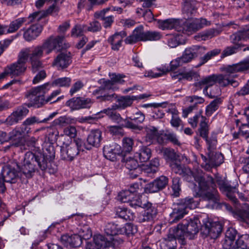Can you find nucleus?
<instances>
[{"label":"nucleus","instance_id":"obj_42","mask_svg":"<svg viewBox=\"0 0 249 249\" xmlns=\"http://www.w3.org/2000/svg\"><path fill=\"white\" fill-rule=\"evenodd\" d=\"M45 48L42 44L34 47L32 50H30V59H40L43 56Z\"/></svg>","mask_w":249,"mask_h":249},{"label":"nucleus","instance_id":"obj_19","mask_svg":"<svg viewBox=\"0 0 249 249\" xmlns=\"http://www.w3.org/2000/svg\"><path fill=\"white\" fill-rule=\"evenodd\" d=\"M146 32H144L142 26H139L133 32L131 35L127 36L124 40L126 44H134L138 41H145Z\"/></svg>","mask_w":249,"mask_h":249},{"label":"nucleus","instance_id":"obj_24","mask_svg":"<svg viewBox=\"0 0 249 249\" xmlns=\"http://www.w3.org/2000/svg\"><path fill=\"white\" fill-rule=\"evenodd\" d=\"M121 147L116 143L107 145L104 147V154L106 158L110 160H114L116 156L120 154Z\"/></svg>","mask_w":249,"mask_h":249},{"label":"nucleus","instance_id":"obj_9","mask_svg":"<svg viewBox=\"0 0 249 249\" xmlns=\"http://www.w3.org/2000/svg\"><path fill=\"white\" fill-rule=\"evenodd\" d=\"M79 153V146L75 142H64L60 147V156L64 160L71 161L77 157Z\"/></svg>","mask_w":249,"mask_h":249},{"label":"nucleus","instance_id":"obj_40","mask_svg":"<svg viewBox=\"0 0 249 249\" xmlns=\"http://www.w3.org/2000/svg\"><path fill=\"white\" fill-rule=\"evenodd\" d=\"M54 8V7H50L46 12L43 11L34 12L29 16L28 18L31 22L38 21L45 17L47 14L52 13Z\"/></svg>","mask_w":249,"mask_h":249},{"label":"nucleus","instance_id":"obj_3","mask_svg":"<svg viewBox=\"0 0 249 249\" xmlns=\"http://www.w3.org/2000/svg\"><path fill=\"white\" fill-rule=\"evenodd\" d=\"M42 161L41 162V159H39L38 156H36L31 152H28L25 154L23 164L21 167L18 168L20 170L19 173L24 175L26 178L32 177V174L35 171V163H37L38 166L42 170L47 168L46 161L44 158H42Z\"/></svg>","mask_w":249,"mask_h":249},{"label":"nucleus","instance_id":"obj_13","mask_svg":"<svg viewBox=\"0 0 249 249\" xmlns=\"http://www.w3.org/2000/svg\"><path fill=\"white\" fill-rule=\"evenodd\" d=\"M217 78V76L216 75H211L208 77L203 78L199 81L196 82L194 85L198 89H200L202 87H205L203 89V93L206 95L207 94L210 98H213L215 97L216 96L211 91L210 92V94H209L208 92V88L216 83Z\"/></svg>","mask_w":249,"mask_h":249},{"label":"nucleus","instance_id":"obj_52","mask_svg":"<svg viewBox=\"0 0 249 249\" xmlns=\"http://www.w3.org/2000/svg\"><path fill=\"white\" fill-rule=\"evenodd\" d=\"M198 74L196 72L194 71H190L189 72L183 73L182 75H172V78H177L178 80L184 79L189 81L192 80L193 78H197Z\"/></svg>","mask_w":249,"mask_h":249},{"label":"nucleus","instance_id":"obj_49","mask_svg":"<svg viewBox=\"0 0 249 249\" xmlns=\"http://www.w3.org/2000/svg\"><path fill=\"white\" fill-rule=\"evenodd\" d=\"M206 234H209L212 238L215 239L218 237V230L213 224L207 222L205 226Z\"/></svg>","mask_w":249,"mask_h":249},{"label":"nucleus","instance_id":"obj_11","mask_svg":"<svg viewBox=\"0 0 249 249\" xmlns=\"http://www.w3.org/2000/svg\"><path fill=\"white\" fill-rule=\"evenodd\" d=\"M64 39L63 36H50L42 44L45 48V53L48 54L54 50L60 51L63 48Z\"/></svg>","mask_w":249,"mask_h":249},{"label":"nucleus","instance_id":"obj_64","mask_svg":"<svg viewBox=\"0 0 249 249\" xmlns=\"http://www.w3.org/2000/svg\"><path fill=\"white\" fill-rule=\"evenodd\" d=\"M218 106V101L216 100L212 102L206 107V114L207 116H210L212 114L217 110Z\"/></svg>","mask_w":249,"mask_h":249},{"label":"nucleus","instance_id":"obj_17","mask_svg":"<svg viewBox=\"0 0 249 249\" xmlns=\"http://www.w3.org/2000/svg\"><path fill=\"white\" fill-rule=\"evenodd\" d=\"M204 51L203 47L199 46H193L191 47L187 48L182 56L181 57V60L184 63H187L190 62L194 58L197 57Z\"/></svg>","mask_w":249,"mask_h":249},{"label":"nucleus","instance_id":"obj_43","mask_svg":"<svg viewBox=\"0 0 249 249\" xmlns=\"http://www.w3.org/2000/svg\"><path fill=\"white\" fill-rule=\"evenodd\" d=\"M231 39L234 43H236L241 40H249V30L240 31L233 34L231 36Z\"/></svg>","mask_w":249,"mask_h":249},{"label":"nucleus","instance_id":"obj_31","mask_svg":"<svg viewBox=\"0 0 249 249\" xmlns=\"http://www.w3.org/2000/svg\"><path fill=\"white\" fill-rule=\"evenodd\" d=\"M159 165V160L155 158L151 160L148 164L143 165L142 170L144 173L150 175L157 172Z\"/></svg>","mask_w":249,"mask_h":249},{"label":"nucleus","instance_id":"obj_58","mask_svg":"<svg viewBox=\"0 0 249 249\" xmlns=\"http://www.w3.org/2000/svg\"><path fill=\"white\" fill-rule=\"evenodd\" d=\"M162 36L160 32L157 31H147L145 41H157Z\"/></svg>","mask_w":249,"mask_h":249},{"label":"nucleus","instance_id":"obj_2","mask_svg":"<svg viewBox=\"0 0 249 249\" xmlns=\"http://www.w3.org/2000/svg\"><path fill=\"white\" fill-rule=\"evenodd\" d=\"M196 180L199 184L198 195L202 198L214 203L217 200L218 194L215 180L212 177H208L207 180L200 177Z\"/></svg>","mask_w":249,"mask_h":249},{"label":"nucleus","instance_id":"obj_48","mask_svg":"<svg viewBox=\"0 0 249 249\" xmlns=\"http://www.w3.org/2000/svg\"><path fill=\"white\" fill-rule=\"evenodd\" d=\"M87 31V26L85 24H77L71 29V36L78 37L83 35Z\"/></svg>","mask_w":249,"mask_h":249},{"label":"nucleus","instance_id":"obj_27","mask_svg":"<svg viewBox=\"0 0 249 249\" xmlns=\"http://www.w3.org/2000/svg\"><path fill=\"white\" fill-rule=\"evenodd\" d=\"M200 136L205 139L208 142L209 144V148L210 150H212L216 148L217 141L216 140H213L211 142L207 140L209 133L208 126L207 121L202 122L200 124V128L198 129Z\"/></svg>","mask_w":249,"mask_h":249},{"label":"nucleus","instance_id":"obj_23","mask_svg":"<svg viewBox=\"0 0 249 249\" xmlns=\"http://www.w3.org/2000/svg\"><path fill=\"white\" fill-rule=\"evenodd\" d=\"M102 139V132L100 130L98 129L91 130L87 137V142L89 147H87V149H89L92 146L99 147Z\"/></svg>","mask_w":249,"mask_h":249},{"label":"nucleus","instance_id":"obj_36","mask_svg":"<svg viewBox=\"0 0 249 249\" xmlns=\"http://www.w3.org/2000/svg\"><path fill=\"white\" fill-rule=\"evenodd\" d=\"M26 21L25 18H19L12 21L7 30V33H13L16 32Z\"/></svg>","mask_w":249,"mask_h":249},{"label":"nucleus","instance_id":"obj_63","mask_svg":"<svg viewBox=\"0 0 249 249\" xmlns=\"http://www.w3.org/2000/svg\"><path fill=\"white\" fill-rule=\"evenodd\" d=\"M179 36L169 35L167 38V44L171 48L176 47L179 44Z\"/></svg>","mask_w":249,"mask_h":249},{"label":"nucleus","instance_id":"obj_12","mask_svg":"<svg viewBox=\"0 0 249 249\" xmlns=\"http://www.w3.org/2000/svg\"><path fill=\"white\" fill-rule=\"evenodd\" d=\"M16 167H18V165L16 163H13L6 165L3 167L1 171L3 178L0 177V178L2 179L3 183L4 180L7 182L14 183L17 178L21 177V173L16 170Z\"/></svg>","mask_w":249,"mask_h":249},{"label":"nucleus","instance_id":"obj_38","mask_svg":"<svg viewBox=\"0 0 249 249\" xmlns=\"http://www.w3.org/2000/svg\"><path fill=\"white\" fill-rule=\"evenodd\" d=\"M150 157L151 150L146 146L142 147L139 153L135 154V158H139L140 161L142 162L147 161Z\"/></svg>","mask_w":249,"mask_h":249},{"label":"nucleus","instance_id":"obj_51","mask_svg":"<svg viewBox=\"0 0 249 249\" xmlns=\"http://www.w3.org/2000/svg\"><path fill=\"white\" fill-rule=\"evenodd\" d=\"M125 166L129 170H138L140 171L139 164L137 160L132 157H128L126 159Z\"/></svg>","mask_w":249,"mask_h":249},{"label":"nucleus","instance_id":"obj_22","mask_svg":"<svg viewBox=\"0 0 249 249\" xmlns=\"http://www.w3.org/2000/svg\"><path fill=\"white\" fill-rule=\"evenodd\" d=\"M146 209L142 214L138 216V220L140 222H144L152 220L157 214L156 209L152 206L151 203L147 202Z\"/></svg>","mask_w":249,"mask_h":249},{"label":"nucleus","instance_id":"obj_7","mask_svg":"<svg viewBox=\"0 0 249 249\" xmlns=\"http://www.w3.org/2000/svg\"><path fill=\"white\" fill-rule=\"evenodd\" d=\"M181 23L182 24L181 27L183 29L181 32L188 35L195 33L211 24L210 21L204 18L187 20L185 22L181 20Z\"/></svg>","mask_w":249,"mask_h":249},{"label":"nucleus","instance_id":"obj_62","mask_svg":"<svg viewBox=\"0 0 249 249\" xmlns=\"http://www.w3.org/2000/svg\"><path fill=\"white\" fill-rule=\"evenodd\" d=\"M160 189L158 187L157 182L155 180L148 184L145 187L144 191L146 193H153L160 191Z\"/></svg>","mask_w":249,"mask_h":249},{"label":"nucleus","instance_id":"obj_61","mask_svg":"<svg viewBox=\"0 0 249 249\" xmlns=\"http://www.w3.org/2000/svg\"><path fill=\"white\" fill-rule=\"evenodd\" d=\"M133 144V140L130 138H124L123 140V148L126 152L132 150Z\"/></svg>","mask_w":249,"mask_h":249},{"label":"nucleus","instance_id":"obj_60","mask_svg":"<svg viewBox=\"0 0 249 249\" xmlns=\"http://www.w3.org/2000/svg\"><path fill=\"white\" fill-rule=\"evenodd\" d=\"M79 235L81 236V239H89L92 236L91 231L89 227L87 226L84 227L80 230Z\"/></svg>","mask_w":249,"mask_h":249},{"label":"nucleus","instance_id":"obj_45","mask_svg":"<svg viewBox=\"0 0 249 249\" xmlns=\"http://www.w3.org/2000/svg\"><path fill=\"white\" fill-rule=\"evenodd\" d=\"M55 157V151L53 147L50 145L48 148L46 149V151H44L43 156L40 155L39 156V159H41V162L42 161V158L46 161V165H47V161L52 160Z\"/></svg>","mask_w":249,"mask_h":249},{"label":"nucleus","instance_id":"obj_20","mask_svg":"<svg viewBox=\"0 0 249 249\" xmlns=\"http://www.w3.org/2000/svg\"><path fill=\"white\" fill-rule=\"evenodd\" d=\"M110 9V7H107L102 10L96 11L94 15L96 18L101 19L103 21V25L105 28L110 27L114 22V18L113 16H106L107 13Z\"/></svg>","mask_w":249,"mask_h":249},{"label":"nucleus","instance_id":"obj_37","mask_svg":"<svg viewBox=\"0 0 249 249\" xmlns=\"http://www.w3.org/2000/svg\"><path fill=\"white\" fill-rule=\"evenodd\" d=\"M30 57V49L25 48L20 51L18 54V60L17 62L23 66H25L26 68L27 62L28 58Z\"/></svg>","mask_w":249,"mask_h":249},{"label":"nucleus","instance_id":"obj_5","mask_svg":"<svg viewBox=\"0 0 249 249\" xmlns=\"http://www.w3.org/2000/svg\"><path fill=\"white\" fill-rule=\"evenodd\" d=\"M49 85L47 83L30 90L28 96L30 100V103L29 104V106L38 108L45 103H47L46 101V99L44 98V94L49 89L47 88Z\"/></svg>","mask_w":249,"mask_h":249},{"label":"nucleus","instance_id":"obj_41","mask_svg":"<svg viewBox=\"0 0 249 249\" xmlns=\"http://www.w3.org/2000/svg\"><path fill=\"white\" fill-rule=\"evenodd\" d=\"M161 153L164 158L167 160L174 161L176 160L178 156L175 150L170 148L163 147L160 150Z\"/></svg>","mask_w":249,"mask_h":249},{"label":"nucleus","instance_id":"obj_8","mask_svg":"<svg viewBox=\"0 0 249 249\" xmlns=\"http://www.w3.org/2000/svg\"><path fill=\"white\" fill-rule=\"evenodd\" d=\"M30 128L27 127H16L8 134V139L12 141L13 144L5 147V150L12 146H18L23 145L25 142V133H28Z\"/></svg>","mask_w":249,"mask_h":249},{"label":"nucleus","instance_id":"obj_29","mask_svg":"<svg viewBox=\"0 0 249 249\" xmlns=\"http://www.w3.org/2000/svg\"><path fill=\"white\" fill-rule=\"evenodd\" d=\"M234 216L241 221H249V204H244L241 209L234 214Z\"/></svg>","mask_w":249,"mask_h":249},{"label":"nucleus","instance_id":"obj_30","mask_svg":"<svg viewBox=\"0 0 249 249\" xmlns=\"http://www.w3.org/2000/svg\"><path fill=\"white\" fill-rule=\"evenodd\" d=\"M196 2L191 0H184L182 7V12L187 15H191L196 12Z\"/></svg>","mask_w":249,"mask_h":249},{"label":"nucleus","instance_id":"obj_53","mask_svg":"<svg viewBox=\"0 0 249 249\" xmlns=\"http://www.w3.org/2000/svg\"><path fill=\"white\" fill-rule=\"evenodd\" d=\"M207 121V119L205 117L202 116L201 113H199L194 116L193 118L189 119V123L193 128H196L198 122L200 124L202 122Z\"/></svg>","mask_w":249,"mask_h":249},{"label":"nucleus","instance_id":"obj_1","mask_svg":"<svg viewBox=\"0 0 249 249\" xmlns=\"http://www.w3.org/2000/svg\"><path fill=\"white\" fill-rule=\"evenodd\" d=\"M220 69L221 71H225L227 74L219 75V87H225L229 84H231L234 87H237L238 85V82L232 79L231 74L236 72H245L249 71V59L232 66L221 68Z\"/></svg>","mask_w":249,"mask_h":249},{"label":"nucleus","instance_id":"obj_15","mask_svg":"<svg viewBox=\"0 0 249 249\" xmlns=\"http://www.w3.org/2000/svg\"><path fill=\"white\" fill-rule=\"evenodd\" d=\"M29 113L28 109L23 106L17 108L6 119L7 124L12 125L22 120Z\"/></svg>","mask_w":249,"mask_h":249},{"label":"nucleus","instance_id":"obj_32","mask_svg":"<svg viewBox=\"0 0 249 249\" xmlns=\"http://www.w3.org/2000/svg\"><path fill=\"white\" fill-rule=\"evenodd\" d=\"M200 224L199 220L197 218H195L185 225V229L188 235L196 234L198 232Z\"/></svg>","mask_w":249,"mask_h":249},{"label":"nucleus","instance_id":"obj_35","mask_svg":"<svg viewBox=\"0 0 249 249\" xmlns=\"http://www.w3.org/2000/svg\"><path fill=\"white\" fill-rule=\"evenodd\" d=\"M134 193L135 190L132 189L122 191L118 195V200L122 202H127L129 204L132 196H134Z\"/></svg>","mask_w":249,"mask_h":249},{"label":"nucleus","instance_id":"obj_55","mask_svg":"<svg viewBox=\"0 0 249 249\" xmlns=\"http://www.w3.org/2000/svg\"><path fill=\"white\" fill-rule=\"evenodd\" d=\"M236 191L235 188H232L231 186L225 185V193L226 196L234 203H236L237 199L235 197L234 194Z\"/></svg>","mask_w":249,"mask_h":249},{"label":"nucleus","instance_id":"obj_57","mask_svg":"<svg viewBox=\"0 0 249 249\" xmlns=\"http://www.w3.org/2000/svg\"><path fill=\"white\" fill-rule=\"evenodd\" d=\"M45 122V120L41 121L36 116H31L27 118L22 123L21 126L27 127L28 126L33 125L35 124L41 123Z\"/></svg>","mask_w":249,"mask_h":249},{"label":"nucleus","instance_id":"obj_44","mask_svg":"<svg viewBox=\"0 0 249 249\" xmlns=\"http://www.w3.org/2000/svg\"><path fill=\"white\" fill-rule=\"evenodd\" d=\"M145 131L146 132V141L149 142H151L152 141L156 139L159 134L157 128L153 126L146 127Z\"/></svg>","mask_w":249,"mask_h":249},{"label":"nucleus","instance_id":"obj_33","mask_svg":"<svg viewBox=\"0 0 249 249\" xmlns=\"http://www.w3.org/2000/svg\"><path fill=\"white\" fill-rule=\"evenodd\" d=\"M136 100H137V97L135 96H124L118 98L117 102L119 103V107H121V109H124L130 107Z\"/></svg>","mask_w":249,"mask_h":249},{"label":"nucleus","instance_id":"obj_18","mask_svg":"<svg viewBox=\"0 0 249 249\" xmlns=\"http://www.w3.org/2000/svg\"><path fill=\"white\" fill-rule=\"evenodd\" d=\"M93 249H114L112 243L107 240L103 235L101 234H95L93 236Z\"/></svg>","mask_w":249,"mask_h":249},{"label":"nucleus","instance_id":"obj_34","mask_svg":"<svg viewBox=\"0 0 249 249\" xmlns=\"http://www.w3.org/2000/svg\"><path fill=\"white\" fill-rule=\"evenodd\" d=\"M249 235L244 234L240 236L235 242L234 249H249Z\"/></svg>","mask_w":249,"mask_h":249},{"label":"nucleus","instance_id":"obj_39","mask_svg":"<svg viewBox=\"0 0 249 249\" xmlns=\"http://www.w3.org/2000/svg\"><path fill=\"white\" fill-rule=\"evenodd\" d=\"M104 230L106 234L109 235L121 234V226L113 223H107Z\"/></svg>","mask_w":249,"mask_h":249},{"label":"nucleus","instance_id":"obj_10","mask_svg":"<svg viewBox=\"0 0 249 249\" xmlns=\"http://www.w3.org/2000/svg\"><path fill=\"white\" fill-rule=\"evenodd\" d=\"M27 68L18 62H15L7 65L4 69L3 71L0 73L1 79L7 76L11 78L17 77L22 75L26 71Z\"/></svg>","mask_w":249,"mask_h":249},{"label":"nucleus","instance_id":"obj_6","mask_svg":"<svg viewBox=\"0 0 249 249\" xmlns=\"http://www.w3.org/2000/svg\"><path fill=\"white\" fill-rule=\"evenodd\" d=\"M188 236L185 225L179 224L176 230L170 231L167 237L164 238L163 244L167 245V249H176V238L183 240Z\"/></svg>","mask_w":249,"mask_h":249},{"label":"nucleus","instance_id":"obj_47","mask_svg":"<svg viewBox=\"0 0 249 249\" xmlns=\"http://www.w3.org/2000/svg\"><path fill=\"white\" fill-rule=\"evenodd\" d=\"M137 231V227L131 223H127L124 227L121 226V234H125L127 236L133 235Z\"/></svg>","mask_w":249,"mask_h":249},{"label":"nucleus","instance_id":"obj_21","mask_svg":"<svg viewBox=\"0 0 249 249\" xmlns=\"http://www.w3.org/2000/svg\"><path fill=\"white\" fill-rule=\"evenodd\" d=\"M184 64V62L181 60V57H178L175 60H172L170 64V68H164L162 69V70L159 73L154 72L152 71H148L147 75H145L146 76H149L152 77H160L162 74L167 72L169 71H174L178 67L180 66H181Z\"/></svg>","mask_w":249,"mask_h":249},{"label":"nucleus","instance_id":"obj_14","mask_svg":"<svg viewBox=\"0 0 249 249\" xmlns=\"http://www.w3.org/2000/svg\"><path fill=\"white\" fill-rule=\"evenodd\" d=\"M127 36L124 31L117 32L110 36L107 42L110 45L111 49L114 51H118L123 46L124 39Z\"/></svg>","mask_w":249,"mask_h":249},{"label":"nucleus","instance_id":"obj_4","mask_svg":"<svg viewBox=\"0 0 249 249\" xmlns=\"http://www.w3.org/2000/svg\"><path fill=\"white\" fill-rule=\"evenodd\" d=\"M196 204L194 202L192 198H186L182 200L181 202L177 204L170 213L169 218V222L171 224L176 223L179 220L182 218L184 215L187 213V209H194Z\"/></svg>","mask_w":249,"mask_h":249},{"label":"nucleus","instance_id":"obj_46","mask_svg":"<svg viewBox=\"0 0 249 249\" xmlns=\"http://www.w3.org/2000/svg\"><path fill=\"white\" fill-rule=\"evenodd\" d=\"M142 196H132L131 200L130 201L129 205L133 207L136 208L137 207L146 208L147 203H143L142 201Z\"/></svg>","mask_w":249,"mask_h":249},{"label":"nucleus","instance_id":"obj_59","mask_svg":"<svg viewBox=\"0 0 249 249\" xmlns=\"http://www.w3.org/2000/svg\"><path fill=\"white\" fill-rule=\"evenodd\" d=\"M80 102V97L73 98L69 100L67 104L72 109H79L81 108Z\"/></svg>","mask_w":249,"mask_h":249},{"label":"nucleus","instance_id":"obj_25","mask_svg":"<svg viewBox=\"0 0 249 249\" xmlns=\"http://www.w3.org/2000/svg\"><path fill=\"white\" fill-rule=\"evenodd\" d=\"M42 27L39 24H34L31 26L24 33L23 37L27 41L36 39L40 34Z\"/></svg>","mask_w":249,"mask_h":249},{"label":"nucleus","instance_id":"obj_26","mask_svg":"<svg viewBox=\"0 0 249 249\" xmlns=\"http://www.w3.org/2000/svg\"><path fill=\"white\" fill-rule=\"evenodd\" d=\"M110 80H104L103 84L105 89H116V84L117 83L123 84L124 80L122 79L123 76L120 74H116L112 73L109 74Z\"/></svg>","mask_w":249,"mask_h":249},{"label":"nucleus","instance_id":"obj_54","mask_svg":"<svg viewBox=\"0 0 249 249\" xmlns=\"http://www.w3.org/2000/svg\"><path fill=\"white\" fill-rule=\"evenodd\" d=\"M103 112L106 113L112 120L115 122L119 123L122 119L120 114L112 109H105Z\"/></svg>","mask_w":249,"mask_h":249},{"label":"nucleus","instance_id":"obj_28","mask_svg":"<svg viewBox=\"0 0 249 249\" xmlns=\"http://www.w3.org/2000/svg\"><path fill=\"white\" fill-rule=\"evenodd\" d=\"M71 63L69 56L63 53L59 54L54 59L53 65L58 68H64L68 67Z\"/></svg>","mask_w":249,"mask_h":249},{"label":"nucleus","instance_id":"obj_16","mask_svg":"<svg viewBox=\"0 0 249 249\" xmlns=\"http://www.w3.org/2000/svg\"><path fill=\"white\" fill-rule=\"evenodd\" d=\"M182 24L181 20L173 18L158 21V27L162 30L175 29L178 32H181L183 29L181 27Z\"/></svg>","mask_w":249,"mask_h":249},{"label":"nucleus","instance_id":"obj_50","mask_svg":"<svg viewBox=\"0 0 249 249\" xmlns=\"http://www.w3.org/2000/svg\"><path fill=\"white\" fill-rule=\"evenodd\" d=\"M71 82V78L65 77L54 80L53 82V85L61 87H68L70 86Z\"/></svg>","mask_w":249,"mask_h":249},{"label":"nucleus","instance_id":"obj_56","mask_svg":"<svg viewBox=\"0 0 249 249\" xmlns=\"http://www.w3.org/2000/svg\"><path fill=\"white\" fill-rule=\"evenodd\" d=\"M129 213L125 208L118 207L116 209V215L125 220H130V217L129 215Z\"/></svg>","mask_w":249,"mask_h":249}]
</instances>
